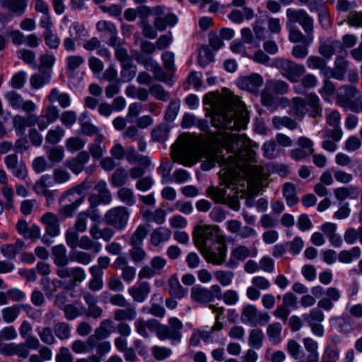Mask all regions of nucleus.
Segmentation results:
<instances>
[{"label": "nucleus", "mask_w": 362, "mask_h": 362, "mask_svg": "<svg viewBox=\"0 0 362 362\" xmlns=\"http://www.w3.org/2000/svg\"><path fill=\"white\" fill-rule=\"evenodd\" d=\"M225 143L227 150L233 154L226 159L219 152H208L206 159L202 163V168L204 170H209L216 163L224 165V168L220 173L221 184L230 187L236 183L239 177L240 163L255 160V153L252 147L255 146V144L245 134H232L226 138Z\"/></svg>", "instance_id": "obj_1"}, {"label": "nucleus", "mask_w": 362, "mask_h": 362, "mask_svg": "<svg viewBox=\"0 0 362 362\" xmlns=\"http://www.w3.org/2000/svg\"><path fill=\"white\" fill-rule=\"evenodd\" d=\"M204 103L214 109L212 123L214 127L228 130L245 128L248 122L247 113L238 97L223 99L210 93L204 96Z\"/></svg>", "instance_id": "obj_2"}, {"label": "nucleus", "mask_w": 362, "mask_h": 362, "mask_svg": "<svg viewBox=\"0 0 362 362\" xmlns=\"http://www.w3.org/2000/svg\"><path fill=\"white\" fill-rule=\"evenodd\" d=\"M90 187V182L84 180L81 184L64 192L59 199V204H64L59 210V215L62 218L71 217L84 201L82 194Z\"/></svg>", "instance_id": "obj_3"}, {"label": "nucleus", "mask_w": 362, "mask_h": 362, "mask_svg": "<svg viewBox=\"0 0 362 362\" xmlns=\"http://www.w3.org/2000/svg\"><path fill=\"white\" fill-rule=\"evenodd\" d=\"M286 15L289 24L295 25L298 23L307 34L306 42L308 45L313 41V18L303 9H295L288 8L286 9Z\"/></svg>", "instance_id": "obj_4"}, {"label": "nucleus", "mask_w": 362, "mask_h": 362, "mask_svg": "<svg viewBox=\"0 0 362 362\" xmlns=\"http://www.w3.org/2000/svg\"><path fill=\"white\" fill-rule=\"evenodd\" d=\"M274 66L278 69L283 76L292 83L298 81L306 71L303 64H296L284 58H276L273 62Z\"/></svg>", "instance_id": "obj_5"}, {"label": "nucleus", "mask_w": 362, "mask_h": 362, "mask_svg": "<svg viewBox=\"0 0 362 362\" xmlns=\"http://www.w3.org/2000/svg\"><path fill=\"white\" fill-rule=\"evenodd\" d=\"M215 245L218 246H206L199 250L206 262L221 265L226 260L227 246L224 240L220 237L216 238Z\"/></svg>", "instance_id": "obj_6"}, {"label": "nucleus", "mask_w": 362, "mask_h": 362, "mask_svg": "<svg viewBox=\"0 0 362 362\" xmlns=\"http://www.w3.org/2000/svg\"><path fill=\"white\" fill-rule=\"evenodd\" d=\"M129 215L130 213L125 206H116L105 213L104 221L107 226H111L116 230H120L126 227Z\"/></svg>", "instance_id": "obj_7"}, {"label": "nucleus", "mask_w": 362, "mask_h": 362, "mask_svg": "<svg viewBox=\"0 0 362 362\" xmlns=\"http://www.w3.org/2000/svg\"><path fill=\"white\" fill-rule=\"evenodd\" d=\"M218 226L197 225L193 232V240L199 250L208 246V240H213L218 233Z\"/></svg>", "instance_id": "obj_8"}, {"label": "nucleus", "mask_w": 362, "mask_h": 362, "mask_svg": "<svg viewBox=\"0 0 362 362\" xmlns=\"http://www.w3.org/2000/svg\"><path fill=\"white\" fill-rule=\"evenodd\" d=\"M57 275L61 279H69L73 286L81 283L86 279V272L79 267H68L66 266H57Z\"/></svg>", "instance_id": "obj_9"}, {"label": "nucleus", "mask_w": 362, "mask_h": 362, "mask_svg": "<svg viewBox=\"0 0 362 362\" xmlns=\"http://www.w3.org/2000/svg\"><path fill=\"white\" fill-rule=\"evenodd\" d=\"M303 320L310 327L313 333L322 337L324 334L323 326L320 324L324 320V314L319 308H313L309 313L303 315Z\"/></svg>", "instance_id": "obj_10"}, {"label": "nucleus", "mask_w": 362, "mask_h": 362, "mask_svg": "<svg viewBox=\"0 0 362 362\" xmlns=\"http://www.w3.org/2000/svg\"><path fill=\"white\" fill-rule=\"evenodd\" d=\"M96 29L103 37L108 38L107 44L109 46L115 47L119 45L117 30L113 23L105 20L99 21L96 24Z\"/></svg>", "instance_id": "obj_11"}, {"label": "nucleus", "mask_w": 362, "mask_h": 362, "mask_svg": "<svg viewBox=\"0 0 362 362\" xmlns=\"http://www.w3.org/2000/svg\"><path fill=\"white\" fill-rule=\"evenodd\" d=\"M263 82L264 79L261 75L253 73L238 78L237 84L241 89L247 90L254 95H258L259 89Z\"/></svg>", "instance_id": "obj_12"}, {"label": "nucleus", "mask_w": 362, "mask_h": 362, "mask_svg": "<svg viewBox=\"0 0 362 362\" xmlns=\"http://www.w3.org/2000/svg\"><path fill=\"white\" fill-rule=\"evenodd\" d=\"M5 164L8 169L11 170L13 175L21 179L25 180L28 177V169L22 160H19L16 154H9L4 158Z\"/></svg>", "instance_id": "obj_13"}, {"label": "nucleus", "mask_w": 362, "mask_h": 362, "mask_svg": "<svg viewBox=\"0 0 362 362\" xmlns=\"http://www.w3.org/2000/svg\"><path fill=\"white\" fill-rule=\"evenodd\" d=\"M357 93L358 90L354 86H342L337 90V103L342 107L351 109L354 104L352 98L356 95Z\"/></svg>", "instance_id": "obj_14"}, {"label": "nucleus", "mask_w": 362, "mask_h": 362, "mask_svg": "<svg viewBox=\"0 0 362 362\" xmlns=\"http://www.w3.org/2000/svg\"><path fill=\"white\" fill-rule=\"evenodd\" d=\"M81 296L88 305L87 315L94 319L100 317L103 315V309L97 304V297L88 291H82Z\"/></svg>", "instance_id": "obj_15"}, {"label": "nucleus", "mask_w": 362, "mask_h": 362, "mask_svg": "<svg viewBox=\"0 0 362 362\" xmlns=\"http://www.w3.org/2000/svg\"><path fill=\"white\" fill-rule=\"evenodd\" d=\"M90 160V156L87 151H83L78 153L76 158L67 160L65 163L66 166L70 169L74 173L78 175L81 173L85 168V165Z\"/></svg>", "instance_id": "obj_16"}, {"label": "nucleus", "mask_w": 362, "mask_h": 362, "mask_svg": "<svg viewBox=\"0 0 362 362\" xmlns=\"http://www.w3.org/2000/svg\"><path fill=\"white\" fill-rule=\"evenodd\" d=\"M151 292V286L148 282L142 281L128 289L129 294L133 300L138 303H143Z\"/></svg>", "instance_id": "obj_17"}, {"label": "nucleus", "mask_w": 362, "mask_h": 362, "mask_svg": "<svg viewBox=\"0 0 362 362\" xmlns=\"http://www.w3.org/2000/svg\"><path fill=\"white\" fill-rule=\"evenodd\" d=\"M41 221L45 225L47 234L55 237L59 233V224L57 216L52 212H47L41 217Z\"/></svg>", "instance_id": "obj_18"}, {"label": "nucleus", "mask_w": 362, "mask_h": 362, "mask_svg": "<svg viewBox=\"0 0 362 362\" xmlns=\"http://www.w3.org/2000/svg\"><path fill=\"white\" fill-rule=\"evenodd\" d=\"M257 253V250L256 249L251 252L250 250L245 245H238L232 249L228 265L232 266L235 261H244L250 256L255 257Z\"/></svg>", "instance_id": "obj_19"}, {"label": "nucleus", "mask_w": 362, "mask_h": 362, "mask_svg": "<svg viewBox=\"0 0 362 362\" xmlns=\"http://www.w3.org/2000/svg\"><path fill=\"white\" fill-rule=\"evenodd\" d=\"M51 185V176L46 174L42 175L40 180L35 182L33 189L37 194L52 197V190L48 189V187Z\"/></svg>", "instance_id": "obj_20"}, {"label": "nucleus", "mask_w": 362, "mask_h": 362, "mask_svg": "<svg viewBox=\"0 0 362 362\" xmlns=\"http://www.w3.org/2000/svg\"><path fill=\"white\" fill-rule=\"evenodd\" d=\"M90 235L93 240L103 239L105 242L110 241L113 237L115 232L109 227L100 228L98 224L92 226L89 230Z\"/></svg>", "instance_id": "obj_21"}, {"label": "nucleus", "mask_w": 362, "mask_h": 362, "mask_svg": "<svg viewBox=\"0 0 362 362\" xmlns=\"http://www.w3.org/2000/svg\"><path fill=\"white\" fill-rule=\"evenodd\" d=\"M342 49V44L339 40H328L319 47V52L327 59H329L335 52Z\"/></svg>", "instance_id": "obj_22"}, {"label": "nucleus", "mask_w": 362, "mask_h": 362, "mask_svg": "<svg viewBox=\"0 0 362 362\" xmlns=\"http://www.w3.org/2000/svg\"><path fill=\"white\" fill-rule=\"evenodd\" d=\"M168 284V291L172 297L180 299L187 295V290L181 286L176 275H173L169 278Z\"/></svg>", "instance_id": "obj_23"}, {"label": "nucleus", "mask_w": 362, "mask_h": 362, "mask_svg": "<svg viewBox=\"0 0 362 362\" xmlns=\"http://www.w3.org/2000/svg\"><path fill=\"white\" fill-rule=\"evenodd\" d=\"M261 103L270 112H274L279 107L274 93L266 86L262 90L261 95Z\"/></svg>", "instance_id": "obj_24"}, {"label": "nucleus", "mask_w": 362, "mask_h": 362, "mask_svg": "<svg viewBox=\"0 0 362 362\" xmlns=\"http://www.w3.org/2000/svg\"><path fill=\"white\" fill-rule=\"evenodd\" d=\"M25 243L18 240L14 244H5L1 247V254L8 259H13L23 248Z\"/></svg>", "instance_id": "obj_25"}, {"label": "nucleus", "mask_w": 362, "mask_h": 362, "mask_svg": "<svg viewBox=\"0 0 362 362\" xmlns=\"http://www.w3.org/2000/svg\"><path fill=\"white\" fill-rule=\"evenodd\" d=\"M137 311L134 306H128L114 311V319L117 322L133 321L136 318Z\"/></svg>", "instance_id": "obj_26"}, {"label": "nucleus", "mask_w": 362, "mask_h": 362, "mask_svg": "<svg viewBox=\"0 0 362 362\" xmlns=\"http://www.w3.org/2000/svg\"><path fill=\"white\" fill-rule=\"evenodd\" d=\"M54 263L57 266H66L70 257L67 256V251L64 245L54 246L52 249Z\"/></svg>", "instance_id": "obj_27"}, {"label": "nucleus", "mask_w": 362, "mask_h": 362, "mask_svg": "<svg viewBox=\"0 0 362 362\" xmlns=\"http://www.w3.org/2000/svg\"><path fill=\"white\" fill-rule=\"evenodd\" d=\"M171 230L165 227H159L151 233V243L154 246L168 240L171 236Z\"/></svg>", "instance_id": "obj_28"}, {"label": "nucleus", "mask_w": 362, "mask_h": 362, "mask_svg": "<svg viewBox=\"0 0 362 362\" xmlns=\"http://www.w3.org/2000/svg\"><path fill=\"white\" fill-rule=\"evenodd\" d=\"M191 298L199 303H207L211 302V296L208 288L200 286H194L191 289Z\"/></svg>", "instance_id": "obj_29"}, {"label": "nucleus", "mask_w": 362, "mask_h": 362, "mask_svg": "<svg viewBox=\"0 0 362 362\" xmlns=\"http://www.w3.org/2000/svg\"><path fill=\"white\" fill-rule=\"evenodd\" d=\"M257 315L258 310L255 305H247L243 308L240 320L244 324L255 326Z\"/></svg>", "instance_id": "obj_30"}, {"label": "nucleus", "mask_w": 362, "mask_h": 362, "mask_svg": "<svg viewBox=\"0 0 362 362\" xmlns=\"http://www.w3.org/2000/svg\"><path fill=\"white\" fill-rule=\"evenodd\" d=\"M282 325L280 322H273L267 327V335L272 344H278L281 341Z\"/></svg>", "instance_id": "obj_31"}, {"label": "nucleus", "mask_w": 362, "mask_h": 362, "mask_svg": "<svg viewBox=\"0 0 362 362\" xmlns=\"http://www.w3.org/2000/svg\"><path fill=\"white\" fill-rule=\"evenodd\" d=\"M129 180V173L123 168H117L111 175L110 182L115 187H123Z\"/></svg>", "instance_id": "obj_32"}, {"label": "nucleus", "mask_w": 362, "mask_h": 362, "mask_svg": "<svg viewBox=\"0 0 362 362\" xmlns=\"http://www.w3.org/2000/svg\"><path fill=\"white\" fill-rule=\"evenodd\" d=\"M177 22V18L173 13H168L164 17L157 16L153 22L154 27L159 31H163L167 26H174Z\"/></svg>", "instance_id": "obj_33"}, {"label": "nucleus", "mask_w": 362, "mask_h": 362, "mask_svg": "<svg viewBox=\"0 0 362 362\" xmlns=\"http://www.w3.org/2000/svg\"><path fill=\"white\" fill-rule=\"evenodd\" d=\"M124 157L130 163H139L144 167H148L150 165L148 158L138 154L135 148L132 146H129L127 148Z\"/></svg>", "instance_id": "obj_34"}, {"label": "nucleus", "mask_w": 362, "mask_h": 362, "mask_svg": "<svg viewBox=\"0 0 362 362\" xmlns=\"http://www.w3.org/2000/svg\"><path fill=\"white\" fill-rule=\"evenodd\" d=\"M334 194L337 200L344 201L347 198L356 199L358 197V189L354 186L340 187L334 190Z\"/></svg>", "instance_id": "obj_35"}, {"label": "nucleus", "mask_w": 362, "mask_h": 362, "mask_svg": "<svg viewBox=\"0 0 362 362\" xmlns=\"http://www.w3.org/2000/svg\"><path fill=\"white\" fill-rule=\"evenodd\" d=\"M254 16V11L249 7H244L243 11L234 9L228 14V18L235 23H240L244 18L250 20Z\"/></svg>", "instance_id": "obj_36"}, {"label": "nucleus", "mask_w": 362, "mask_h": 362, "mask_svg": "<svg viewBox=\"0 0 362 362\" xmlns=\"http://www.w3.org/2000/svg\"><path fill=\"white\" fill-rule=\"evenodd\" d=\"M306 106L308 105L310 108L309 112L312 117L321 116L322 108L320 104V99L318 96L314 93H310L306 96Z\"/></svg>", "instance_id": "obj_37"}, {"label": "nucleus", "mask_w": 362, "mask_h": 362, "mask_svg": "<svg viewBox=\"0 0 362 362\" xmlns=\"http://www.w3.org/2000/svg\"><path fill=\"white\" fill-rule=\"evenodd\" d=\"M1 6L10 11L21 15L27 6V0H3Z\"/></svg>", "instance_id": "obj_38"}, {"label": "nucleus", "mask_w": 362, "mask_h": 362, "mask_svg": "<svg viewBox=\"0 0 362 362\" xmlns=\"http://www.w3.org/2000/svg\"><path fill=\"white\" fill-rule=\"evenodd\" d=\"M114 330L113 321L108 318L100 322L99 326L95 329V333L101 339L108 338Z\"/></svg>", "instance_id": "obj_39"}, {"label": "nucleus", "mask_w": 362, "mask_h": 362, "mask_svg": "<svg viewBox=\"0 0 362 362\" xmlns=\"http://www.w3.org/2000/svg\"><path fill=\"white\" fill-rule=\"evenodd\" d=\"M264 333L259 328L252 329L248 337V345L252 349H259L263 346Z\"/></svg>", "instance_id": "obj_40"}, {"label": "nucleus", "mask_w": 362, "mask_h": 362, "mask_svg": "<svg viewBox=\"0 0 362 362\" xmlns=\"http://www.w3.org/2000/svg\"><path fill=\"white\" fill-rule=\"evenodd\" d=\"M90 273L92 276V279L88 283V288L93 291L101 290L103 287V272H98L97 268L90 267Z\"/></svg>", "instance_id": "obj_41"}, {"label": "nucleus", "mask_w": 362, "mask_h": 362, "mask_svg": "<svg viewBox=\"0 0 362 362\" xmlns=\"http://www.w3.org/2000/svg\"><path fill=\"white\" fill-rule=\"evenodd\" d=\"M265 86L272 90L274 93L277 95H284L288 92V84L282 80H268Z\"/></svg>", "instance_id": "obj_42"}, {"label": "nucleus", "mask_w": 362, "mask_h": 362, "mask_svg": "<svg viewBox=\"0 0 362 362\" xmlns=\"http://www.w3.org/2000/svg\"><path fill=\"white\" fill-rule=\"evenodd\" d=\"M103 140V135H97L93 144H90L88 148L89 153L95 159L101 158L104 152L106 151L105 146L102 145Z\"/></svg>", "instance_id": "obj_43"}, {"label": "nucleus", "mask_w": 362, "mask_h": 362, "mask_svg": "<svg viewBox=\"0 0 362 362\" xmlns=\"http://www.w3.org/2000/svg\"><path fill=\"white\" fill-rule=\"evenodd\" d=\"M13 126L20 132H23L26 127H30L35 124V115H29L26 117L16 115L13 119Z\"/></svg>", "instance_id": "obj_44"}, {"label": "nucleus", "mask_w": 362, "mask_h": 362, "mask_svg": "<svg viewBox=\"0 0 362 362\" xmlns=\"http://www.w3.org/2000/svg\"><path fill=\"white\" fill-rule=\"evenodd\" d=\"M165 212L162 209H157L153 211L150 210L143 213V217L148 222H156L157 224H162L165 221Z\"/></svg>", "instance_id": "obj_45"}, {"label": "nucleus", "mask_w": 362, "mask_h": 362, "mask_svg": "<svg viewBox=\"0 0 362 362\" xmlns=\"http://www.w3.org/2000/svg\"><path fill=\"white\" fill-rule=\"evenodd\" d=\"M40 284L48 297H52L57 289L62 286V282L58 279L50 281L49 278H42Z\"/></svg>", "instance_id": "obj_46"}, {"label": "nucleus", "mask_w": 362, "mask_h": 362, "mask_svg": "<svg viewBox=\"0 0 362 362\" xmlns=\"http://www.w3.org/2000/svg\"><path fill=\"white\" fill-rule=\"evenodd\" d=\"M300 83L302 87L300 86L294 87V91L298 94H302L303 93V88L306 89L315 88L317 84V79L315 75L308 74L303 76Z\"/></svg>", "instance_id": "obj_47"}, {"label": "nucleus", "mask_w": 362, "mask_h": 362, "mask_svg": "<svg viewBox=\"0 0 362 362\" xmlns=\"http://www.w3.org/2000/svg\"><path fill=\"white\" fill-rule=\"evenodd\" d=\"M118 199L127 206H133L136 203L133 190L127 187H122L117 192Z\"/></svg>", "instance_id": "obj_48"}, {"label": "nucleus", "mask_w": 362, "mask_h": 362, "mask_svg": "<svg viewBox=\"0 0 362 362\" xmlns=\"http://www.w3.org/2000/svg\"><path fill=\"white\" fill-rule=\"evenodd\" d=\"M291 111L296 117L302 118L307 112L306 102L302 98L295 97L292 100Z\"/></svg>", "instance_id": "obj_49"}, {"label": "nucleus", "mask_w": 362, "mask_h": 362, "mask_svg": "<svg viewBox=\"0 0 362 362\" xmlns=\"http://www.w3.org/2000/svg\"><path fill=\"white\" fill-rule=\"evenodd\" d=\"M283 194L286 198V204L289 206H292L298 202V199L296 197V190L293 184L290 182L285 183L283 188Z\"/></svg>", "instance_id": "obj_50"}, {"label": "nucleus", "mask_w": 362, "mask_h": 362, "mask_svg": "<svg viewBox=\"0 0 362 362\" xmlns=\"http://www.w3.org/2000/svg\"><path fill=\"white\" fill-rule=\"evenodd\" d=\"M272 124L276 129H281V127H285L289 129H294L297 127L296 122L287 116L274 117L272 119Z\"/></svg>", "instance_id": "obj_51"}, {"label": "nucleus", "mask_w": 362, "mask_h": 362, "mask_svg": "<svg viewBox=\"0 0 362 362\" xmlns=\"http://www.w3.org/2000/svg\"><path fill=\"white\" fill-rule=\"evenodd\" d=\"M69 35L76 40H81L87 35V31L82 23L74 22L69 26Z\"/></svg>", "instance_id": "obj_52"}, {"label": "nucleus", "mask_w": 362, "mask_h": 362, "mask_svg": "<svg viewBox=\"0 0 362 362\" xmlns=\"http://www.w3.org/2000/svg\"><path fill=\"white\" fill-rule=\"evenodd\" d=\"M50 80L49 72H41L33 75L30 78V84L33 88L39 89L48 83Z\"/></svg>", "instance_id": "obj_53"}, {"label": "nucleus", "mask_w": 362, "mask_h": 362, "mask_svg": "<svg viewBox=\"0 0 362 362\" xmlns=\"http://www.w3.org/2000/svg\"><path fill=\"white\" fill-rule=\"evenodd\" d=\"M148 234V229L146 226H139L130 238L131 245H142L144 239Z\"/></svg>", "instance_id": "obj_54"}, {"label": "nucleus", "mask_w": 362, "mask_h": 362, "mask_svg": "<svg viewBox=\"0 0 362 362\" xmlns=\"http://www.w3.org/2000/svg\"><path fill=\"white\" fill-rule=\"evenodd\" d=\"M70 260L81 264L87 265L92 261V256L84 251L73 250L69 254Z\"/></svg>", "instance_id": "obj_55"}, {"label": "nucleus", "mask_w": 362, "mask_h": 362, "mask_svg": "<svg viewBox=\"0 0 362 362\" xmlns=\"http://www.w3.org/2000/svg\"><path fill=\"white\" fill-rule=\"evenodd\" d=\"M78 247L82 250H93L95 252H98L100 250L101 245L95 242L91 237L83 235L79 239Z\"/></svg>", "instance_id": "obj_56"}, {"label": "nucleus", "mask_w": 362, "mask_h": 362, "mask_svg": "<svg viewBox=\"0 0 362 362\" xmlns=\"http://www.w3.org/2000/svg\"><path fill=\"white\" fill-rule=\"evenodd\" d=\"M303 345L306 351L309 352V354L308 355L307 358H308L311 361L318 359V344L316 341L309 337L305 338L303 339Z\"/></svg>", "instance_id": "obj_57"}, {"label": "nucleus", "mask_w": 362, "mask_h": 362, "mask_svg": "<svg viewBox=\"0 0 362 362\" xmlns=\"http://www.w3.org/2000/svg\"><path fill=\"white\" fill-rule=\"evenodd\" d=\"M169 134V127L165 124H161L155 127L151 132L152 139L154 141L164 142Z\"/></svg>", "instance_id": "obj_58"}, {"label": "nucleus", "mask_w": 362, "mask_h": 362, "mask_svg": "<svg viewBox=\"0 0 362 362\" xmlns=\"http://www.w3.org/2000/svg\"><path fill=\"white\" fill-rule=\"evenodd\" d=\"M226 189L225 188L210 187L207 189V194L216 202H219L221 204L226 203Z\"/></svg>", "instance_id": "obj_59"}, {"label": "nucleus", "mask_w": 362, "mask_h": 362, "mask_svg": "<svg viewBox=\"0 0 362 362\" xmlns=\"http://www.w3.org/2000/svg\"><path fill=\"white\" fill-rule=\"evenodd\" d=\"M217 281L223 286L230 285L234 278V273L228 270H218L214 273Z\"/></svg>", "instance_id": "obj_60"}, {"label": "nucleus", "mask_w": 362, "mask_h": 362, "mask_svg": "<svg viewBox=\"0 0 362 362\" xmlns=\"http://www.w3.org/2000/svg\"><path fill=\"white\" fill-rule=\"evenodd\" d=\"M344 238L345 242L350 245L354 244L358 238L362 243V227H359L358 229L354 228L346 229L344 234Z\"/></svg>", "instance_id": "obj_61"}, {"label": "nucleus", "mask_w": 362, "mask_h": 362, "mask_svg": "<svg viewBox=\"0 0 362 362\" xmlns=\"http://www.w3.org/2000/svg\"><path fill=\"white\" fill-rule=\"evenodd\" d=\"M136 74V67L132 62L122 64L121 78L122 81L128 82L134 78Z\"/></svg>", "instance_id": "obj_62"}, {"label": "nucleus", "mask_w": 362, "mask_h": 362, "mask_svg": "<svg viewBox=\"0 0 362 362\" xmlns=\"http://www.w3.org/2000/svg\"><path fill=\"white\" fill-rule=\"evenodd\" d=\"M44 40L46 45L52 49H57L60 44V38L54 33L52 30H45L43 33Z\"/></svg>", "instance_id": "obj_63"}, {"label": "nucleus", "mask_w": 362, "mask_h": 362, "mask_svg": "<svg viewBox=\"0 0 362 362\" xmlns=\"http://www.w3.org/2000/svg\"><path fill=\"white\" fill-rule=\"evenodd\" d=\"M5 98L8 100V105L15 110L21 108L23 98L15 90L8 91L4 95Z\"/></svg>", "instance_id": "obj_64"}]
</instances>
